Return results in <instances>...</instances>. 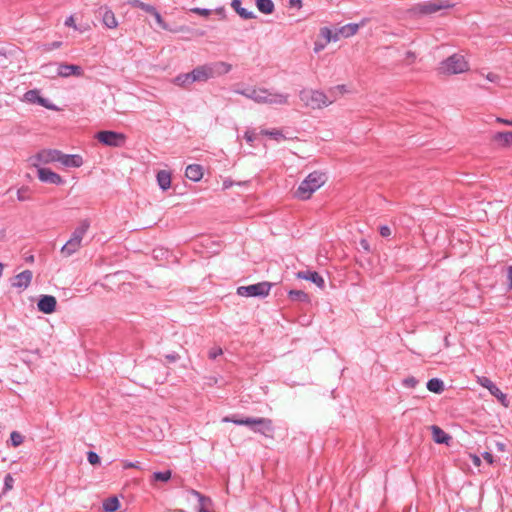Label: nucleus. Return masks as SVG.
<instances>
[{
  "label": "nucleus",
  "mask_w": 512,
  "mask_h": 512,
  "mask_svg": "<svg viewBox=\"0 0 512 512\" xmlns=\"http://www.w3.org/2000/svg\"><path fill=\"white\" fill-rule=\"evenodd\" d=\"M427 389L433 393H441L444 390V383L438 378H432L427 382Z\"/></svg>",
  "instance_id": "nucleus-31"
},
{
  "label": "nucleus",
  "mask_w": 512,
  "mask_h": 512,
  "mask_svg": "<svg viewBox=\"0 0 512 512\" xmlns=\"http://www.w3.org/2000/svg\"><path fill=\"white\" fill-rule=\"evenodd\" d=\"M492 141L499 148H512V131L497 132L492 136Z\"/></svg>",
  "instance_id": "nucleus-17"
},
{
  "label": "nucleus",
  "mask_w": 512,
  "mask_h": 512,
  "mask_svg": "<svg viewBox=\"0 0 512 512\" xmlns=\"http://www.w3.org/2000/svg\"><path fill=\"white\" fill-rule=\"evenodd\" d=\"M90 228V221L83 219L72 232L69 240L62 246L61 254L64 257H70L75 254L82 246V241Z\"/></svg>",
  "instance_id": "nucleus-3"
},
{
  "label": "nucleus",
  "mask_w": 512,
  "mask_h": 512,
  "mask_svg": "<svg viewBox=\"0 0 512 512\" xmlns=\"http://www.w3.org/2000/svg\"><path fill=\"white\" fill-rule=\"evenodd\" d=\"M60 150L43 149L29 158V162L33 167H42L51 163L59 162Z\"/></svg>",
  "instance_id": "nucleus-8"
},
{
  "label": "nucleus",
  "mask_w": 512,
  "mask_h": 512,
  "mask_svg": "<svg viewBox=\"0 0 512 512\" xmlns=\"http://www.w3.org/2000/svg\"><path fill=\"white\" fill-rule=\"evenodd\" d=\"M297 278L311 281L319 288H323L325 285L323 277L315 271H300L297 273Z\"/></svg>",
  "instance_id": "nucleus-21"
},
{
  "label": "nucleus",
  "mask_w": 512,
  "mask_h": 512,
  "mask_svg": "<svg viewBox=\"0 0 512 512\" xmlns=\"http://www.w3.org/2000/svg\"><path fill=\"white\" fill-rule=\"evenodd\" d=\"M157 183L162 190H167L171 186V174L168 171L161 170L157 173Z\"/></svg>",
  "instance_id": "nucleus-28"
},
{
  "label": "nucleus",
  "mask_w": 512,
  "mask_h": 512,
  "mask_svg": "<svg viewBox=\"0 0 512 512\" xmlns=\"http://www.w3.org/2000/svg\"><path fill=\"white\" fill-rule=\"evenodd\" d=\"M185 176L188 179L197 182L203 177V168L198 164L188 165L185 171Z\"/></svg>",
  "instance_id": "nucleus-25"
},
{
  "label": "nucleus",
  "mask_w": 512,
  "mask_h": 512,
  "mask_svg": "<svg viewBox=\"0 0 512 512\" xmlns=\"http://www.w3.org/2000/svg\"><path fill=\"white\" fill-rule=\"evenodd\" d=\"M25 193H26L25 189H19L17 191V198L19 201H26L29 199V197Z\"/></svg>",
  "instance_id": "nucleus-52"
},
{
  "label": "nucleus",
  "mask_w": 512,
  "mask_h": 512,
  "mask_svg": "<svg viewBox=\"0 0 512 512\" xmlns=\"http://www.w3.org/2000/svg\"><path fill=\"white\" fill-rule=\"evenodd\" d=\"M172 82L182 88H188L193 83H195L192 71L189 73H181L177 75L175 78H173Z\"/></svg>",
  "instance_id": "nucleus-24"
},
{
  "label": "nucleus",
  "mask_w": 512,
  "mask_h": 512,
  "mask_svg": "<svg viewBox=\"0 0 512 512\" xmlns=\"http://www.w3.org/2000/svg\"><path fill=\"white\" fill-rule=\"evenodd\" d=\"M403 385L407 388H415L418 385V380L415 377H407L403 380Z\"/></svg>",
  "instance_id": "nucleus-43"
},
{
  "label": "nucleus",
  "mask_w": 512,
  "mask_h": 512,
  "mask_svg": "<svg viewBox=\"0 0 512 512\" xmlns=\"http://www.w3.org/2000/svg\"><path fill=\"white\" fill-rule=\"evenodd\" d=\"M481 75L483 77H485L488 81L493 82V83H498L500 80V77L497 74L492 73V72H489L487 74L481 73Z\"/></svg>",
  "instance_id": "nucleus-48"
},
{
  "label": "nucleus",
  "mask_w": 512,
  "mask_h": 512,
  "mask_svg": "<svg viewBox=\"0 0 512 512\" xmlns=\"http://www.w3.org/2000/svg\"><path fill=\"white\" fill-rule=\"evenodd\" d=\"M289 297L292 300H299L302 302H307L309 300L308 294H306L305 292H303L301 290H291L289 292Z\"/></svg>",
  "instance_id": "nucleus-36"
},
{
  "label": "nucleus",
  "mask_w": 512,
  "mask_h": 512,
  "mask_svg": "<svg viewBox=\"0 0 512 512\" xmlns=\"http://www.w3.org/2000/svg\"><path fill=\"white\" fill-rule=\"evenodd\" d=\"M260 133L262 135L269 136V137L273 138L274 140H276L278 142H280V141L285 139V136L283 135V133L280 130H278V129H272V130L263 129V130H261Z\"/></svg>",
  "instance_id": "nucleus-34"
},
{
  "label": "nucleus",
  "mask_w": 512,
  "mask_h": 512,
  "mask_svg": "<svg viewBox=\"0 0 512 512\" xmlns=\"http://www.w3.org/2000/svg\"><path fill=\"white\" fill-rule=\"evenodd\" d=\"M433 440L438 444H449L451 437L440 427L433 425L431 427Z\"/></svg>",
  "instance_id": "nucleus-27"
},
{
  "label": "nucleus",
  "mask_w": 512,
  "mask_h": 512,
  "mask_svg": "<svg viewBox=\"0 0 512 512\" xmlns=\"http://www.w3.org/2000/svg\"><path fill=\"white\" fill-rule=\"evenodd\" d=\"M231 69V64L218 61L199 65L192 70V73L195 82H207L210 79L229 73Z\"/></svg>",
  "instance_id": "nucleus-1"
},
{
  "label": "nucleus",
  "mask_w": 512,
  "mask_h": 512,
  "mask_svg": "<svg viewBox=\"0 0 512 512\" xmlns=\"http://www.w3.org/2000/svg\"><path fill=\"white\" fill-rule=\"evenodd\" d=\"M244 138L245 140L249 143V144H252L254 142V140L256 139V133L254 130H247L244 134Z\"/></svg>",
  "instance_id": "nucleus-47"
},
{
  "label": "nucleus",
  "mask_w": 512,
  "mask_h": 512,
  "mask_svg": "<svg viewBox=\"0 0 512 512\" xmlns=\"http://www.w3.org/2000/svg\"><path fill=\"white\" fill-rule=\"evenodd\" d=\"M99 142L110 147H120L125 143L126 136L114 131H100L96 134Z\"/></svg>",
  "instance_id": "nucleus-10"
},
{
  "label": "nucleus",
  "mask_w": 512,
  "mask_h": 512,
  "mask_svg": "<svg viewBox=\"0 0 512 512\" xmlns=\"http://www.w3.org/2000/svg\"><path fill=\"white\" fill-rule=\"evenodd\" d=\"M167 359L171 362L176 361L178 359L177 355H167Z\"/></svg>",
  "instance_id": "nucleus-63"
},
{
  "label": "nucleus",
  "mask_w": 512,
  "mask_h": 512,
  "mask_svg": "<svg viewBox=\"0 0 512 512\" xmlns=\"http://www.w3.org/2000/svg\"><path fill=\"white\" fill-rule=\"evenodd\" d=\"M342 37V34H339V28L336 29L334 32L332 31V42L339 41Z\"/></svg>",
  "instance_id": "nucleus-56"
},
{
  "label": "nucleus",
  "mask_w": 512,
  "mask_h": 512,
  "mask_svg": "<svg viewBox=\"0 0 512 512\" xmlns=\"http://www.w3.org/2000/svg\"><path fill=\"white\" fill-rule=\"evenodd\" d=\"M223 351L220 347H214L209 351V358L215 359L218 356L222 355Z\"/></svg>",
  "instance_id": "nucleus-49"
},
{
  "label": "nucleus",
  "mask_w": 512,
  "mask_h": 512,
  "mask_svg": "<svg viewBox=\"0 0 512 512\" xmlns=\"http://www.w3.org/2000/svg\"><path fill=\"white\" fill-rule=\"evenodd\" d=\"M438 69L442 74H460L469 70V64L463 55L453 54L443 60Z\"/></svg>",
  "instance_id": "nucleus-6"
},
{
  "label": "nucleus",
  "mask_w": 512,
  "mask_h": 512,
  "mask_svg": "<svg viewBox=\"0 0 512 512\" xmlns=\"http://www.w3.org/2000/svg\"><path fill=\"white\" fill-rule=\"evenodd\" d=\"M380 234L383 237H388L391 235V229L388 226H382L380 228Z\"/></svg>",
  "instance_id": "nucleus-54"
},
{
  "label": "nucleus",
  "mask_w": 512,
  "mask_h": 512,
  "mask_svg": "<svg viewBox=\"0 0 512 512\" xmlns=\"http://www.w3.org/2000/svg\"><path fill=\"white\" fill-rule=\"evenodd\" d=\"M231 7L243 19L247 20V19H253L256 17L253 11H249L246 8L242 7L241 0H232Z\"/></svg>",
  "instance_id": "nucleus-26"
},
{
  "label": "nucleus",
  "mask_w": 512,
  "mask_h": 512,
  "mask_svg": "<svg viewBox=\"0 0 512 512\" xmlns=\"http://www.w3.org/2000/svg\"><path fill=\"white\" fill-rule=\"evenodd\" d=\"M489 392L505 407L509 406L507 396L496 386L489 390Z\"/></svg>",
  "instance_id": "nucleus-32"
},
{
  "label": "nucleus",
  "mask_w": 512,
  "mask_h": 512,
  "mask_svg": "<svg viewBox=\"0 0 512 512\" xmlns=\"http://www.w3.org/2000/svg\"><path fill=\"white\" fill-rule=\"evenodd\" d=\"M237 94L243 95L248 99L253 100L254 102L258 104H263L265 101V94L266 89L265 88H259V87H247L244 89H237L235 90Z\"/></svg>",
  "instance_id": "nucleus-11"
},
{
  "label": "nucleus",
  "mask_w": 512,
  "mask_h": 512,
  "mask_svg": "<svg viewBox=\"0 0 512 512\" xmlns=\"http://www.w3.org/2000/svg\"><path fill=\"white\" fill-rule=\"evenodd\" d=\"M10 440H11V444L14 447H17L23 443L24 437L19 432L13 431L10 434Z\"/></svg>",
  "instance_id": "nucleus-39"
},
{
  "label": "nucleus",
  "mask_w": 512,
  "mask_h": 512,
  "mask_svg": "<svg viewBox=\"0 0 512 512\" xmlns=\"http://www.w3.org/2000/svg\"><path fill=\"white\" fill-rule=\"evenodd\" d=\"M299 98L305 107L311 109H322L329 106L326 93L316 89H303L299 93Z\"/></svg>",
  "instance_id": "nucleus-5"
},
{
  "label": "nucleus",
  "mask_w": 512,
  "mask_h": 512,
  "mask_svg": "<svg viewBox=\"0 0 512 512\" xmlns=\"http://www.w3.org/2000/svg\"><path fill=\"white\" fill-rule=\"evenodd\" d=\"M348 92V89L346 85H337L334 87H331L327 93L326 97H328L329 105L337 101L340 97H342L345 93Z\"/></svg>",
  "instance_id": "nucleus-22"
},
{
  "label": "nucleus",
  "mask_w": 512,
  "mask_h": 512,
  "mask_svg": "<svg viewBox=\"0 0 512 512\" xmlns=\"http://www.w3.org/2000/svg\"><path fill=\"white\" fill-rule=\"evenodd\" d=\"M271 284L268 282H260L248 286H240L237 294L242 297H265L269 294Z\"/></svg>",
  "instance_id": "nucleus-9"
},
{
  "label": "nucleus",
  "mask_w": 512,
  "mask_h": 512,
  "mask_svg": "<svg viewBox=\"0 0 512 512\" xmlns=\"http://www.w3.org/2000/svg\"><path fill=\"white\" fill-rule=\"evenodd\" d=\"M289 5L300 9L302 7V0H289Z\"/></svg>",
  "instance_id": "nucleus-57"
},
{
  "label": "nucleus",
  "mask_w": 512,
  "mask_h": 512,
  "mask_svg": "<svg viewBox=\"0 0 512 512\" xmlns=\"http://www.w3.org/2000/svg\"><path fill=\"white\" fill-rule=\"evenodd\" d=\"M172 472L170 470L162 471V472H155L152 475L153 481H162L167 482L171 479Z\"/></svg>",
  "instance_id": "nucleus-35"
},
{
  "label": "nucleus",
  "mask_w": 512,
  "mask_h": 512,
  "mask_svg": "<svg viewBox=\"0 0 512 512\" xmlns=\"http://www.w3.org/2000/svg\"><path fill=\"white\" fill-rule=\"evenodd\" d=\"M103 24L109 28L114 29L118 26V21L111 10L106 9L102 15Z\"/></svg>",
  "instance_id": "nucleus-30"
},
{
  "label": "nucleus",
  "mask_w": 512,
  "mask_h": 512,
  "mask_svg": "<svg viewBox=\"0 0 512 512\" xmlns=\"http://www.w3.org/2000/svg\"><path fill=\"white\" fill-rule=\"evenodd\" d=\"M496 121L498 123H501V124H504V125H508V126H512V120H509V119H504V118H496Z\"/></svg>",
  "instance_id": "nucleus-59"
},
{
  "label": "nucleus",
  "mask_w": 512,
  "mask_h": 512,
  "mask_svg": "<svg viewBox=\"0 0 512 512\" xmlns=\"http://www.w3.org/2000/svg\"><path fill=\"white\" fill-rule=\"evenodd\" d=\"M326 181L327 177L324 173L314 171L299 184L294 196L300 200H308Z\"/></svg>",
  "instance_id": "nucleus-2"
},
{
  "label": "nucleus",
  "mask_w": 512,
  "mask_h": 512,
  "mask_svg": "<svg viewBox=\"0 0 512 512\" xmlns=\"http://www.w3.org/2000/svg\"><path fill=\"white\" fill-rule=\"evenodd\" d=\"M6 237V232L4 229H0V242L3 241Z\"/></svg>",
  "instance_id": "nucleus-62"
},
{
  "label": "nucleus",
  "mask_w": 512,
  "mask_h": 512,
  "mask_svg": "<svg viewBox=\"0 0 512 512\" xmlns=\"http://www.w3.org/2000/svg\"><path fill=\"white\" fill-rule=\"evenodd\" d=\"M477 383L488 390L493 388L495 385L489 378H487L485 376H478Z\"/></svg>",
  "instance_id": "nucleus-40"
},
{
  "label": "nucleus",
  "mask_w": 512,
  "mask_h": 512,
  "mask_svg": "<svg viewBox=\"0 0 512 512\" xmlns=\"http://www.w3.org/2000/svg\"><path fill=\"white\" fill-rule=\"evenodd\" d=\"M327 46V43H325V41L321 40L320 38H318L315 43H314V52L315 53H319L321 52L322 50L325 49V47Z\"/></svg>",
  "instance_id": "nucleus-44"
},
{
  "label": "nucleus",
  "mask_w": 512,
  "mask_h": 512,
  "mask_svg": "<svg viewBox=\"0 0 512 512\" xmlns=\"http://www.w3.org/2000/svg\"><path fill=\"white\" fill-rule=\"evenodd\" d=\"M190 11L203 17H208L212 13V10L210 9L198 7L192 8Z\"/></svg>",
  "instance_id": "nucleus-42"
},
{
  "label": "nucleus",
  "mask_w": 512,
  "mask_h": 512,
  "mask_svg": "<svg viewBox=\"0 0 512 512\" xmlns=\"http://www.w3.org/2000/svg\"><path fill=\"white\" fill-rule=\"evenodd\" d=\"M120 506V502L117 497H110L103 502V508L107 512H114Z\"/></svg>",
  "instance_id": "nucleus-33"
},
{
  "label": "nucleus",
  "mask_w": 512,
  "mask_h": 512,
  "mask_svg": "<svg viewBox=\"0 0 512 512\" xmlns=\"http://www.w3.org/2000/svg\"><path fill=\"white\" fill-rule=\"evenodd\" d=\"M32 278V271L24 270L13 278L12 287L24 290L29 287Z\"/></svg>",
  "instance_id": "nucleus-16"
},
{
  "label": "nucleus",
  "mask_w": 512,
  "mask_h": 512,
  "mask_svg": "<svg viewBox=\"0 0 512 512\" xmlns=\"http://www.w3.org/2000/svg\"><path fill=\"white\" fill-rule=\"evenodd\" d=\"M319 38L325 43L329 44L332 42V30L328 27H322L319 31Z\"/></svg>",
  "instance_id": "nucleus-37"
},
{
  "label": "nucleus",
  "mask_w": 512,
  "mask_h": 512,
  "mask_svg": "<svg viewBox=\"0 0 512 512\" xmlns=\"http://www.w3.org/2000/svg\"><path fill=\"white\" fill-rule=\"evenodd\" d=\"M453 4L449 0H431L414 5L409 13L415 17L434 14L442 9L451 8Z\"/></svg>",
  "instance_id": "nucleus-7"
},
{
  "label": "nucleus",
  "mask_w": 512,
  "mask_h": 512,
  "mask_svg": "<svg viewBox=\"0 0 512 512\" xmlns=\"http://www.w3.org/2000/svg\"><path fill=\"white\" fill-rule=\"evenodd\" d=\"M214 12L220 15L222 19H226V10L223 6L216 8Z\"/></svg>",
  "instance_id": "nucleus-55"
},
{
  "label": "nucleus",
  "mask_w": 512,
  "mask_h": 512,
  "mask_svg": "<svg viewBox=\"0 0 512 512\" xmlns=\"http://www.w3.org/2000/svg\"><path fill=\"white\" fill-rule=\"evenodd\" d=\"M508 287L512 290V265L507 268Z\"/></svg>",
  "instance_id": "nucleus-53"
},
{
  "label": "nucleus",
  "mask_w": 512,
  "mask_h": 512,
  "mask_svg": "<svg viewBox=\"0 0 512 512\" xmlns=\"http://www.w3.org/2000/svg\"><path fill=\"white\" fill-rule=\"evenodd\" d=\"M470 458L472 460V463L475 465V466H480L481 464V459L479 456L477 455H470Z\"/></svg>",
  "instance_id": "nucleus-60"
},
{
  "label": "nucleus",
  "mask_w": 512,
  "mask_h": 512,
  "mask_svg": "<svg viewBox=\"0 0 512 512\" xmlns=\"http://www.w3.org/2000/svg\"><path fill=\"white\" fill-rule=\"evenodd\" d=\"M23 101L32 104L36 103L48 109H55V106L50 104L47 99L41 97L36 89L27 91L23 96Z\"/></svg>",
  "instance_id": "nucleus-15"
},
{
  "label": "nucleus",
  "mask_w": 512,
  "mask_h": 512,
  "mask_svg": "<svg viewBox=\"0 0 512 512\" xmlns=\"http://www.w3.org/2000/svg\"><path fill=\"white\" fill-rule=\"evenodd\" d=\"M257 9L263 14H272L275 6L272 0H255Z\"/></svg>",
  "instance_id": "nucleus-29"
},
{
  "label": "nucleus",
  "mask_w": 512,
  "mask_h": 512,
  "mask_svg": "<svg viewBox=\"0 0 512 512\" xmlns=\"http://www.w3.org/2000/svg\"><path fill=\"white\" fill-rule=\"evenodd\" d=\"M223 422H232L236 425H245L251 427V429L256 432L260 433L266 437H269L273 433V423L271 419L268 418H251L247 417L244 419H237L233 417H224L222 419Z\"/></svg>",
  "instance_id": "nucleus-4"
},
{
  "label": "nucleus",
  "mask_w": 512,
  "mask_h": 512,
  "mask_svg": "<svg viewBox=\"0 0 512 512\" xmlns=\"http://www.w3.org/2000/svg\"><path fill=\"white\" fill-rule=\"evenodd\" d=\"M38 178L41 182L54 184V185H62L64 183L63 178L53 172L52 170L44 167H36Z\"/></svg>",
  "instance_id": "nucleus-13"
},
{
  "label": "nucleus",
  "mask_w": 512,
  "mask_h": 512,
  "mask_svg": "<svg viewBox=\"0 0 512 512\" xmlns=\"http://www.w3.org/2000/svg\"><path fill=\"white\" fill-rule=\"evenodd\" d=\"M57 301L52 295H42L37 303V308L44 314H52L56 310Z\"/></svg>",
  "instance_id": "nucleus-14"
},
{
  "label": "nucleus",
  "mask_w": 512,
  "mask_h": 512,
  "mask_svg": "<svg viewBox=\"0 0 512 512\" xmlns=\"http://www.w3.org/2000/svg\"><path fill=\"white\" fill-rule=\"evenodd\" d=\"M407 59H411V61L415 58V54L413 52H407L406 54Z\"/></svg>",
  "instance_id": "nucleus-64"
},
{
  "label": "nucleus",
  "mask_w": 512,
  "mask_h": 512,
  "mask_svg": "<svg viewBox=\"0 0 512 512\" xmlns=\"http://www.w3.org/2000/svg\"><path fill=\"white\" fill-rule=\"evenodd\" d=\"M368 22V19H362L360 23H349L339 28V34H342L343 38H349L357 34L360 27H363Z\"/></svg>",
  "instance_id": "nucleus-20"
},
{
  "label": "nucleus",
  "mask_w": 512,
  "mask_h": 512,
  "mask_svg": "<svg viewBox=\"0 0 512 512\" xmlns=\"http://www.w3.org/2000/svg\"><path fill=\"white\" fill-rule=\"evenodd\" d=\"M138 465H139L138 462H136V463L130 462V463L125 464V468H138L139 467Z\"/></svg>",
  "instance_id": "nucleus-61"
},
{
  "label": "nucleus",
  "mask_w": 512,
  "mask_h": 512,
  "mask_svg": "<svg viewBox=\"0 0 512 512\" xmlns=\"http://www.w3.org/2000/svg\"><path fill=\"white\" fill-rule=\"evenodd\" d=\"M265 101L263 104L272 106H283L289 103V94L266 89Z\"/></svg>",
  "instance_id": "nucleus-12"
},
{
  "label": "nucleus",
  "mask_w": 512,
  "mask_h": 512,
  "mask_svg": "<svg viewBox=\"0 0 512 512\" xmlns=\"http://www.w3.org/2000/svg\"><path fill=\"white\" fill-rule=\"evenodd\" d=\"M65 25L67 27H72L73 29L75 30H79V28L77 27L76 23H75V19L74 17L71 15L69 16L66 20H65Z\"/></svg>",
  "instance_id": "nucleus-51"
},
{
  "label": "nucleus",
  "mask_w": 512,
  "mask_h": 512,
  "mask_svg": "<svg viewBox=\"0 0 512 512\" xmlns=\"http://www.w3.org/2000/svg\"><path fill=\"white\" fill-rule=\"evenodd\" d=\"M129 3L133 7L140 8V9L146 11L147 13L154 12V7L153 6L145 4V3H143L140 0H131Z\"/></svg>",
  "instance_id": "nucleus-38"
},
{
  "label": "nucleus",
  "mask_w": 512,
  "mask_h": 512,
  "mask_svg": "<svg viewBox=\"0 0 512 512\" xmlns=\"http://www.w3.org/2000/svg\"><path fill=\"white\" fill-rule=\"evenodd\" d=\"M64 167H75L78 168L82 166L83 159L80 155H70V154H64L60 152L59 156V162Z\"/></svg>",
  "instance_id": "nucleus-18"
},
{
  "label": "nucleus",
  "mask_w": 512,
  "mask_h": 512,
  "mask_svg": "<svg viewBox=\"0 0 512 512\" xmlns=\"http://www.w3.org/2000/svg\"><path fill=\"white\" fill-rule=\"evenodd\" d=\"M482 456H483L484 460H486L489 464H492L494 462V459H493V456L491 453L485 452V453H483Z\"/></svg>",
  "instance_id": "nucleus-58"
},
{
  "label": "nucleus",
  "mask_w": 512,
  "mask_h": 512,
  "mask_svg": "<svg viewBox=\"0 0 512 512\" xmlns=\"http://www.w3.org/2000/svg\"><path fill=\"white\" fill-rule=\"evenodd\" d=\"M83 70L78 65L73 64H60L57 69V75L61 77L82 76Z\"/></svg>",
  "instance_id": "nucleus-19"
},
{
  "label": "nucleus",
  "mask_w": 512,
  "mask_h": 512,
  "mask_svg": "<svg viewBox=\"0 0 512 512\" xmlns=\"http://www.w3.org/2000/svg\"><path fill=\"white\" fill-rule=\"evenodd\" d=\"M14 478L12 477L11 474H7L4 478V493H6L7 491H10L13 489V486H14Z\"/></svg>",
  "instance_id": "nucleus-41"
},
{
  "label": "nucleus",
  "mask_w": 512,
  "mask_h": 512,
  "mask_svg": "<svg viewBox=\"0 0 512 512\" xmlns=\"http://www.w3.org/2000/svg\"><path fill=\"white\" fill-rule=\"evenodd\" d=\"M151 14L155 17V20L156 22L163 28V29H168V26L167 24L164 22V20L162 19L161 15L156 11V9L154 8V12H151Z\"/></svg>",
  "instance_id": "nucleus-46"
},
{
  "label": "nucleus",
  "mask_w": 512,
  "mask_h": 512,
  "mask_svg": "<svg viewBox=\"0 0 512 512\" xmlns=\"http://www.w3.org/2000/svg\"><path fill=\"white\" fill-rule=\"evenodd\" d=\"M61 42L60 41H55V42H52V43H49V44H45L43 47H44V51H52L54 49H57L61 46Z\"/></svg>",
  "instance_id": "nucleus-50"
},
{
  "label": "nucleus",
  "mask_w": 512,
  "mask_h": 512,
  "mask_svg": "<svg viewBox=\"0 0 512 512\" xmlns=\"http://www.w3.org/2000/svg\"><path fill=\"white\" fill-rule=\"evenodd\" d=\"M87 459L88 462L92 465L100 463V457L97 455V453L92 451L88 452Z\"/></svg>",
  "instance_id": "nucleus-45"
},
{
  "label": "nucleus",
  "mask_w": 512,
  "mask_h": 512,
  "mask_svg": "<svg viewBox=\"0 0 512 512\" xmlns=\"http://www.w3.org/2000/svg\"><path fill=\"white\" fill-rule=\"evenodd\" d=\"M190 493L196 497L199 502L198 512H212L209 509L212 505V500L209 497L202 495L196 490H191Z\"/></svg>",
  "instance_id": "nucleus-23"
}]
</instances>
